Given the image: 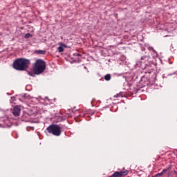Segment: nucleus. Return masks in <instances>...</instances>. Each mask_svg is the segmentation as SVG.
Returning a JSON list of instances; mask_svg holds the SVG:
<instances>
[{
    "label": "nucleus",
    "mask_w": 177,
    "mask_h": 177,
    "mask_svg": "<svg viewBox=\"0 0 177 177\" xmlns=\"http://www.w3.org/2000/svg\"><path fill=\"white\" fill-rule=\"evenodd\" d=\"M46 100H49V98H48V97H46Z\"/></svg>",
    "instance_id": "obj_14"
},
{
    "label": "nucleus",
    "mask_w": 177,
    "mask_h": 177,
    "mask_svg": "<svg viewBox=\"0 0 177 177\" xmlns=\"http://www.w3.org/2000/svg\"><path fill=\"white\" fill-rule=\"evenodd\" d=\"M113 97H122V93H120L113 96Z\"/></svg>",
    "instance_id": "obj_12"
},
{
    "label": "nucleus",
    "mask_w": 177,
    "mask_h": 177,
    "mask_svg": "<svg viewBox=\"0 0 177 177\" xmlns=\"http://www.w3.org/2000/svg\"><path fill=\"white\" fill-rule=\"evenodd\" d=\"M46 131L48 133L54 136H60L62 135V127L57 124H51L47 127Z\"/></svg>",
    "instance_id": "obj_3"
},
{
    "label": "nucleus",
    "mask_w": 177,
    "mask_h": 177,
    "mask_svg": "<svg viewBox=\"0 0 177 177\" xmlns=\"http://www.w3.org/2000/svg\"><path fill=\"white\" fill-rule=\"evenodd\" d=\"M21 111V109L19 106H15L12 110V114L15 117H19L20 115V113Z\"/></svg>",
    "instance_id": "obj_5"
},
{
    "label": "nucleus",
    "mask_w": 177,
    "mask_h": 177,
    "mask_svg": "<svg viewBox=\"0 0 177 177\" xmlns=\"http://www.w3.org/2000/svg\"><path fill=\"white\" fill-rule=\"evenodd\" d=\"M74 55H75V56H81V54H80V53H75V54H74Z\"/></svg>",
    "instance_id": "obj_13"
},
{
    "label": "nucleus",
    "mask_w": 177,
    "mask_h": 177,
    "mask_svg": "<svg viewBox=\"0 0 177 177\" xmlns=\"http://www.w3.org/2000/svg\"><path fill=\"white\" fill-rule=\"evenodd\" d=\"M64 48H67V46L66 44H62L61 46H59L57 48L58 52L59 53L64 52Z\"/></svg>",
    "instance_id": "obj_7"
},
{
    "label": "nucleus",
    "mask_w": 177,
    "mask_h": 177,
    "mask_svg": "<svg viewBox=\"0 0 177 177\" xmlns=\"http://www.w3.org/2000/svg\"><path fill=\"white\" fill-rule=\"evenodd\" d=\"M31 37H32V35L30 33H26L24 36V38L27 39V38H31Z\"/></svg>",
    "instance_id": "obj_11"
},
{
    "label": "nucleus",
    "mask_w": 177,
    "mask_h": 177,
    "mask_svg": "<svg viewBox=\"0 0 177 177\" xmlns=\"http://www.w3.org/2000/svg\"><path fill=\"white\" fill-rule=\"evenodd\" d=\"M165 172H167V169H165L160 173H158L156 175H155V177L162 176V175H164V174H165Z\"/></svg>",
    "instance_id": "obj_9"
},
{
    "label": "nucleus",
    "mask_w": 177,
    "mask_h": 177,
    "mask_svg": "<svg viewBox=\"0 0 177 177\" xmlns=\"http://www.w3.org/2000/svg\"><path fill=\"white\" fill-rule=\"evenodd\" d=\"M149 59H150V57L147 55L142 56L141 57L140 63H142V64H145L146 66H149V63H147V62H149Z\"/></svg>",
    "instance_id": "obj_6"
},
{
    "label": "nucleus",
    "mask_w": 177,
    "mask_h": 177,
    "mask_svg": "<svg viewBox=\"0 0 177 177\" xmlns=\"http://www.w3.org/2000/svg\"><path fill=\"white\" fill-rule=\"evenodd\" d=\"M35 53H37V55H45L46 53V50H35Z\"/></svg>",
    "instance_id": "obj_8"
},
{
    "label": "nucleus",
    "mask_w": 177,
    "mask_h": 177,
    "mask_svg": "<svg viewBox=\"0 0 177 177\" xmlns=\"http://www.w3.org/2000/svg\"><path fill=\"white\" fill-rule=\"evenodd\" d=\"M105 81H110L111 80V75L110 74H107L104 76Z\"/></svg>",
    "instance_id": "obj_10"
},
{
    "label": "nucleus",
    "mask_w": 177,
    "mask_h": 177,
    "mask_svg": "<svg viewBox=\"0 0 177 177\" xmlns=\"http://www.w3.org/2000/svg\"><path fill=\"white\" fill-rule=\"evenodd\" d=\"M31 62L28 59L26 58H17L12 64L15 70L18 71H26L30 67Z\"/></svg>",
    "instance_id": "obj_1"
},
{
    "label": "nucleus",
    "mask_w": 177,
    "mask_h": 177,
    "mask_svg": "<svg viewBox=\"0 0 177 177\" xmlns=\"http://www.w3.org/2000/svg\"><path fill=\"white\" fill-rule=\"evenodd\" d=\"M128 175V171H115L114 172L111 176H109L108 177H122V176H127Z\"/></svg>",
    "instance_id": "obj_4"
},
{
    "label": "nucleus",
    "mask_w": 177,
    "mask_h": 177,
    "mask_svg": "<svg viewBox=\"0 0 177 177\" xmlns=\"http://www.w3.org/2000/svg\"><path fill=\"white\" fill-rule=\"evenodd\" d=\"M46 68V64L45 61L42 59H37L33 66V73L37 75L42 74L43 71H45Z\"/></svg>",
    "instance_id": "obj_2"
}]
</instances>
